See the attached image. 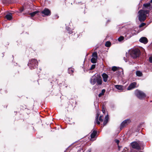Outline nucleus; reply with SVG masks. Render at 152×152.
Masks as SVG:
<instances>
[{
    "label": "nucleus",
    "instance_id": "20",
    "mask_svg": "<svg viewBox=\"0 0 152 152\" xmlns=\"http://www.w3.org/2000/svg\"><path fill=\"white\" fill-rule=\"evenodd\" d=\"M7 93V91L4 89H1L0 90V93L2 94H5Z\"/></svg>",
    "mask_w": 152,
    "mask_h": 152
},
{
    "label": "nucleus",
    "instance_id": "10",
    "mask_svg": "<svg viewBox=\"0 0 152 152\" xmlns=\"http://www.w3.org/2000/svg\"><path fill=\"white\" fill-rule=\"evenodd\" d=\"M137 83L136 82H133L131 83L127 88V90H132L136 87Z\"/></svg>",
    "mask_w": 152,
    "mask_h": 152
},
{
    "label": "nucleus",
    "instance_id": "30",
    "mask_svg": "<svg viewBox=\"0 0 152 152\" xmlns=\"http://www.w3.org/2000/svg\"><path fill=\"white\" fill-rule=\"evenodd\" d=\"M96 67L95 64H93L91 65V67L90 69V70H92L94 69Z\"/></svg>",
    "mask_w": 152,
    "mask_h": 152
},
{
    "label": "nucleus",
    "instance_id": "24",
    "mask_svg": "<svg viewBox=\"0 0 152 152\" xmlns=\"http://www.w3.org/2000/svg\"><path fill=\"white\" fill-rule=\"evenodd\" d=\"M92 56L93 57V58H97V52H94L92 53Z\"/></svg>",
    "mask_w": 152,
    "mask_h": 152
},
{
    "label": "nucleus",
    "instance_id": "15",
    "mask_svg": "<svg viewBox=\"0 0 152 152\" xmlns=\"http://www.w3.org/2000/svg\"><path fill=\"white\" fill-rule=\"evenodd\" d=\"M97 133L96 131L94 130L92 132L91 135V138L92 139L94 138Z\"/></svg>",
    "mask_w": 152,
    "mask_h": 152
},
{
    "label": "nucleus",
    "instance_id": "1",
    "mask_svg": "<svg viewBox=\"0 0 152 152\" xmlns=\"http://www.w3.org/2000/svg\"><path fill=\"white\" fill-rule=\"evenodd\" d=\"M150 12V10H140L138 12L139 14L138 17L139 20L141 22L145 21L146 19V14H148Z\"/></svg>",
    "mask_w": 152,
    "mask_h": 152
},
{
    "label": "nucleus",
    "instance_id": "28",
    "mask_svg": "<svg viewBox=\"0 0 152 152\" xmlns=\"http://www.w3.org/2000/svg\"><path fill=\"white\" fill-rule=\"evenodd\" d=\"M67 31L68 32V33L70 34L72 33V31L70 30V29L69 28H67Z\"/></svg>",
    "mask_w": 152,
    "mask_h": 152
},
{
    "label": "nucleus",
    "instance_id": "7",
    "mask_svg": "<svg viewBox=\"0 0 152 152\" xmlns=\"http://www.w3.org/2000/svg\"><path fill=\"white\" fill-rule=\"evenodd\" d=\"M152 7L151 6L150 3H146L143 4L142 8L143 10H151V8H152Z\"/></svg>",
    "mask_w": 152,
    "mask_h": 152
},
{
    "label": "nucleus",
    "instance_id": "27",
    "mask_svg": "<svg viewBox=\"0 0 152 152\" xmlns=\"http://www.w3.org/2000/svg\"><path fill=\"white\" fill-rule=\"evenodd\" d=\"M124 39V37L122 36H120L118 38V40L119 42H121Z\"/></svg>",
    "mask_w": 152,
    "mask_h": 152
},
{
    "label": "nucleus",
    "instance_id": "45",
    "mask_svg": "<svg viewBox=\"0 0 152 152\" xmlns=\"http://www.w3.org/2000/svg\"><path fill=\"white\" fill-rule=\"evenodd\" d=\"M88 152H90V151H89Z\"/></svg>",
    "mask_w": 152,
    "mask_h": 152
},
{
    "label": "nucleus",
    "instance_id": "18",
    "mask_svg": "<svg viewBox=\"0 0 152 152\" xmlns=\"http://www.w3.org/2000/svg\"><path fill=\"white\" fill-rule=\"evenodd\" d=\"M105 92V90L104 89H103L102 90L101 92L99 93L98 95V96L99 97H101L104 94V93Z\"/></svg>",
    "mask_w": 152,
    "mask_h": 152
},
{
    "label": "nucleus",
    "instance_id": "33",
    "mask_svg": "<svg viewBox=\"0 0 152 152\" xmlns=\"http://www.w3.org/2000/svg\"><path fill=\"white\" fill-rule=\"evenodd\" d=\"M108 121L104 120L103 123L104 126L106 125L107 123H108Z\"/></svg>",
    "mask_w": 152,
    "mask_h": 152
},
{
    "label": "nucleus",
    "instance_id": "39",
    "mask_svg": "<svg viewBox=\"0 0 152 152\" xmlns=\"http://www.w3.org/2000/svg\"><path fill=\"white\" fill-rule=\"evenodd\" d=\"M99 114L98 113L96 116V120H98L99 117Z\"/></svg>",
    "mask_w": 152,
    "mask_h": 152
},
{
    "label": "nucleus",
    "instance_id": "21",
    "mask_svg": "<svg viewBox=\"0 0 152 152\" xmlns=\"http://www.w3.org/2000/svg\"><path fill=\"white\" fill-rule=\"evenodd\" d=\"M39 12V11H35L32 12V13H29V15H31V17H33L37 13Z\"/></svg>",
    "mask_w": 152,
    "mask_h": 152
},
{
    "label": "nucleus",
    "instance_id": "19",
    "mask_svg": "<svg viewBox=\"0 0 152 152\" xmlns=\"http://www.w3.org/2000/svg\"><path fill=\"white\" fill-rule=\"evenodd\" d=\"M97 59L96 58H92L91 59V61L92 63H96L97 62Z\"/></svg>",
    "mask_w": 152,
    "mask_h": 152
},
{
    "label": "nucleus",
    "instance_id": "5",
    "mask_svg": "<svg viewBox=\"0 0 152 152\" xmlns=\"http://www.w3.org/2000/svg\"><path fill=\"white\" fill-rule=\"evenodd\" d=\"M142 144V142L140 141L138 142L134 141L132 142L131 145L133 148L138 150H140L141 149V147Z\"/></svg>",
    "mask_w": 152,
    "mask_h": 152
},
{
    "label": "nucleus",
    "instance_id": "42",
    "mask_svg": "<svg viewBox=\"0 0 152 152\" xmlns=\"http://www.w3.org/2000/svg\"><path fill=\"white\" fill-rule=\"evenodd\" d=\"M102 111L103 113H105V109H104V108L103 107L102 109Z\"/></svg>",
    "mask_w": 152,
    "mask_h": 152
},
{
    "label": "nucleus",
    "instance_id": "13",
    "mask_svg": "<svg viewBox=\"0 0 152 152\" xmlns=\"http://www.w3.org/2000/svg\"><path fill=\"white\" fill-rule=\"evenodd\" d=\"M96 83V85H100L102 84V81L101 77L100 76L98 77Z\"/></svg>",
    "mask_w": 152,
    "mask_h": 152
},
{
    "label": "nucleus",
    "instance_id": "34",
    "mask_svg": "<svg viewBox=\"0 0 152 152\" xmlns=\"http://www.w3.org/2000/svg\"><path fill=\"white\" fill-rule=\"evenodd\" d=\"M102 116H101V115H100L99 117V120L100 121V122H102L103 121V119L102 118Z\"/></svg>",
    "mask_w": 152,
    "mask_h": 152
},
{
    "label": "nucleus",
    "instance_id": "35",
    "mask_svg": "<svg viewBox=\"0 0 152 152\" xmlns=\"http://www.w3.org/2000/svg\"><path fill=\"white\" fill-rule=\"evenodd\" d=\"M109 119V117L108 115H106L105 117L104 120L108 121Z\"/></svg>",
    "mask_w": 152,
    "mask_h": 152
},
{
    "label": "nucleus",
    "instance_id": "8",
    "mask_svg": "<svg viewBox=\"0 0 152 152\" xmlns=\"http://www.w3.org/2000/svg\"><path fill=\"white\" fill-rule=\"evenodd\" d=\"M41 13L45 15H50L51 14L50 10L48 9L45 8L43 11H42Z\"/></svg>",
    "mask_w": 152,
    "mask_h": 152
},
{
    "label": "nucleus",
    "instance_id": "12",
    "mask_svg": "<svg viewBox=\"0 0 152 152\" xmlns=\"http://www.w3.org/2000/svg\"><path fill=\"white\" fill-rule=\"evenodd\" d=\"M103 81L104 82H106L107 80L108 76L107 74L105 73H103L102 75Z\"/></svg>",
    "mask_w": 152,
    "mask_h": 152
},
{
    "label": "nucleus",
    "instance_id": "4",
    "mask_svg": "<svg viewBox=\"0 0 152 152\" xmlns=\"http://www.w3.org/2000/svg\"><path fill=\"white\" fill-rule=\"evenodd\" d=\"M135 94L136 96L140 99H142L146 96L145 94L143 91L138 90L135 91Z\"/></svg>",
    "mask_w": 152,
    "mask_h": 152
},
{
    "label": "nucleus",
    "instance_id": "6",
    "mask_svg": "<svg viewBox=\"0 0 152 152\" xmlns=\"http://www.w3.org/2000/svg\"><path fill=\"white\" fill-rule=\"evenodd\" d=\"M131 121L130 119H127L123 121L121 124L120 126V129H121L128 125L130 122Z\"/></svg>",
    "mask_w": 152,
    "mask_h": 152
},
{
    "label": "nucleus",
    "instance_id": "2",
    "mask_svg": "<svg viewBox=\"0 0 152 152\" xmlns=\"http://www.w3.org/2000/svg\"><path fill=\"white\" fill-rule=\"evenodd\" d=\"M38 64V62L36 59H31L29 60L28 65L31 69H33L37 67Z\"/></svg>",
    "mask_w": 152,
    "mask_h": 152
},
{
    "label": "nucleus",
    "instance_id": "43",
    "mask_svg": "<svg viewBox=\"0 0 152 152\" xmlns=\"http://www.w3.org/2000/svg\"><path fill=\"white\" fill-rule=\"evenodd\" d=\"M55 16L56 18H58V16L57 15H56Z\"/></svg>",
    "mask_w": 152,
    "mask_h": 152
},
{
    "label": "nucleus",
    "instance_id": "16",
    "mask_svg": "<svg viewBox=\"0 0 152 152\" xmlns=\"http://www.w3.org/2000/svg\"><path fill=\"white\" fill-rule=\"evenodd\" d=\"M115 87L118 90L121 91L123 89L124 86L121 85H116L115 86Z\"/></svg>",
    "mask_w": 152,
    "mask_h": 152
},
{
    "label": "nucleus",
    "instance_id": "14",
    "mask_svg": "<svg viewBox=\"0 0 152 152\" xmlns=\"http://www.w3.org/2000/svg\"><path fill=\"white\" fill-rule=\"evenodd\" d=\"M5 18H6L8 20H11L12 18V14L10 13V14H7L5 16Z\"/></svg>",
    "mask_w": 152,
    "mask_h": 152
},
{
    "label": "nucleus",
    "instance_id": "37",
    "mask_svg": "<svg viewBox=\"0 0 152 152\" xmlns=\"http://www.w3.org/2000/svg\"><path fill=\"white\" fill-rule=\"evenodd\" d=\"M20 12H22L24 10V8L23 7H22L21 8H20Z\"/></svg>",
    "mask_w": 152,
    "mask_h": 152
},
{
    "label": "nucleus",
    "instance_id": "25",
    "mask_svg": "<svg viewBox=\"0 0 152 152\" xmlns=\"http://www.w3.org/2000/svg\"><path fill=\"white\" fill-rule=\"evenodd\" d=\"M68 73L69 74H71L73 73L74 72V70L73 69L71 68H69L68 70Z\"/></svg>",
    "mask_w": 152,
    "mask_h": 152
},
{
    "label": "nucleus",
    "instance_id": "26",
    "mask_svg": "<svg viewBox=\"0 0 152 152\" xmlns=\"http://www.w3.org/2000/svg\"><path fill=\"white\" fill-rule=\"evenodd\" d=\"M78 5H79V6H80V5H82V8H85V5L84 4V3H82V2H78Z\"/></svg>",
    "mask_w": 152,
    "mask_h": 152
},
{
    "label": "nucleus",
    "instance_id": "17",
    "mask_svg": "<svg viewBox=\"0 0 152 152\" xmlns=\"http://www.w3.org/2000/svg\"><path fill=\"white\" fill-rule=\"evenodd\" d=\"M136 73L137 76L139 77L142 76L143 75L142 72L140 71H136Z\"/></svg>",
    "mask_w": 152,
    "mask_h": 152
},
{
    "label": "nucleus",
    "instance_id": "40",
    "mask_svg": "<svg viewBox=\"0 0 152 152\" xmlns=\"http://www.w3.org/2000/svg\"><path fill=\"white\" fill-rule=\"evenodd\" d=\"M96 123L98 125H99L100 124V122L98 121V120H96Z\"/></svg>",
    "mask_w": 152,
    "mask_h": 152
},
{
    "label": "nucleus",
    "instance_id": "9",
    "mask_svg": "<svg viewBox=\"0 0 152 152\" xmlns=\"http://www.w3.org/2000/svg\"><path fill=\"white\" fill-rule=\"evenodd\" d=\"M98 77H97L95 75L93 76L90 80V83L93 85H94L96 82Z\"/></svg>",
    "mask_w": 152,
    "mask_h": 152
},
{
    "label": "nucleus",
    "instance_id": "44",
    "mask_svg": "<svg viewBox=\"0 0 152 152\" xmlns=\"http://www.w3.org/2000/svg\"><path fill=\"white\" fill-rule=\"evenodd\" d=\"M149 3H150V4H151V3H152V0H151L150 1Z\"/></svg>",
    "mask_w": 152,
    "mask_h": 152
},
{
    "label": "nucleus",
    "instance_id": "32",
    "mask_svg": "<svg viewBox=\"0 0 152 152\" xmlns=\"http://www.w3.org/2000/svg\"><path fill=\"white\" fill-rule=\"evenodd\" d=\"M26 106L24 105L23 106L22 105H20V108L21 109L23 110L24 109H26Z\"/></svg>",
    "mask_w": 152,
    "mask_h": 152
},
{
    "label": "nucleus",
    "instance_id": "31",
    "mask_svg": "<svg viewBox=\"0 0 152 152\" xmlns=\"http://www.w3.org/2000/svg\"><path fill=\"white\" fill-rule=\"evenodd\" d=\"M122 152H129L128 149L127 148H125Z\"/></svg>",
    "mask_w": 152,
    "mask_h": 152
},
{
    "label": "nucleus",
    "instance_id": "41",
    "mask_svg": "<svg viewBox=\"0 0 152 152\" xmlns=\"http://www.w3.org/2000/svg\"><path fill=\"white\" fill-rule=\"evenodd\" d=\"M115 142L118 145L119 142V141L118 140H115Z\"/></svg>",
    "mask_w": 152,
    "mask_h": 152
},
{
    "label": "nucleus",
    "instance_id": "22",
    "mask_svg": "<svg viewBox=\"0 0 152 152\" xmlns=\"http://www.w3.org/2000/svg\"><path fill=\"white\" fill-rule=\"evenodd\" d=\"M111 43L110 42L107 41L106 42L105 44V46L107 47H109L110 46Z\"/></svg>",
    "mask_w": 152,
    "mask_h": 152
},
{
    "label": "nucleus",
    "instance_id": "11",
    "mask_svg": "<svg viewBox=\"0 0 152 152\" xmlns=\"http://www.w3.org/2000/svg\"><path fill=\"white\" fill-rule=\"evenodd\" d=\"M139 41L144 44H147L148 41L147 39L145 37H142L139 39Z\"/></svg>",
    "mask_w": 152,
    "mask_h": 152
},
{
    "label": "nucleus",
    "instance_id": "38",
    "mask_svg": "<svg viewBox=\"0 0 152 152\" xmlns=\"http://www.w3.org/2000/svg\"><path fill=\"white\" fill-rule=\"evenodd\" d=\"M84 151H83V149H80V150H78L77 152H84Z\"/></svg>",
    "mask_w": 152,
    "mask_h": 152
},
{
    "label": "nucleus",
    "instance_id": "23",
    "mask_svg": "<svg viewBox=\"0 0 152 152\" xmlns=\"http://www.w3.org/2000/svg\"><path fill=\"white\" fill-rule=\"evenodd\" d=\"M119 67L116 66H113L112 68V70L114 72H115L118 69Z\"/></svg>",
    "mask_w": 152,
    "mask_h": 152
},
{
    "label": "nucleus",
    "instance_id": "3",
    "mask_svg": "<svg viewBox=\"0 0 152 152\" xmlns=\"http://www.w3.org/2000/svg\"><path fill=\"white\" fill-rule=\"evenodd\" d=\"M140 53V50L139 49H134L131 51L130 54L133 58H136L139 57Z\"/></svg>",
    "mask_w": 152,
    "mask_h": 152
},
{
    "label": "nucleus",
    "instance_id": "36",
    "mask_svg": "<svg viewBox=\"0 0 152 152\" xmlns=\"http://www.w3.org/2000/svg\"><path fill=\"white\" fill-rule=\"evenodd\" d=\"M149 60L150 63H152V56L150 57L149 58Z\"/></svg>",
    "mask_w": 152,
    "mask_h": 152
},
{
    "label": "nucleus",
    "instance_id": "29",
    "mask_svg": "<svg viewBox=\"0 0 152 152\" xmlns=\"http://www.w3.org/2000/svg\"><path fill=\"white\" fill-rule=\"evenodd\" d=\"M146 25V23H142L139 26V28H141Z\"/></svg>",
    "mask_w": 152,
    "mask_h": 152
}]
</instances>
